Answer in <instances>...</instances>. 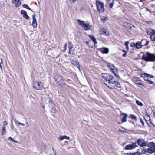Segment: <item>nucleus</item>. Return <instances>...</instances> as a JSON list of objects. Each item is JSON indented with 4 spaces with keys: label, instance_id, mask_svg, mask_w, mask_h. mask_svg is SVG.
<instances>
[{
    "label": "nucleus",
    "instance_id": "obj_1",
    "mask_svg": "<svg viewBox=\"0 0 155 155\" xmlns=\"http://www.w3.org/2000/svg\"><path fill=\"white\" fill-rule=\"evenodd\" d=\"M102 77L107 81V83L104 84L110 88L113 89L117 87L121 88V86L119 82L114 80L113 81L114 77L109 73L102 74Z\"/></svg>",
    "mask_w": 155,
    "mask_h": 155
},
{
    "label": "nucleus",
    "instance_id": "obj_2",
    "mask_svg": "<svg viewBox=\"0 0 155 155\" xmlns=\"http://www.w3.org/2000/svg\"><path fill=\"white\" fill-rule=\"evenodd\" d=\"M142 59L147 62H153L155 61V55L147 52L143 55Z\"/></svg>",
    "mask_w": 155,
    "mask_h": 155
},
{
    "label": "nucleus",
    "instance_id": "obj_3",
    "mask_svg": "<svg viewBox=\"0 0 155 155\" xmlns=\"http://www.w3.org/2000/svg\"><path fill=\"white\" fill-rule=\"evenodd\" d=\"M106 65L110 69V70L112 71L114 75L117 78H120L119 76L118 75L117 69L113 64L110 63H106Z\"/></svg>",
    "mask_w": 155,
    "mask_h": 155
},
{
    "label": "nucleus",
    "instance_id": "obj_4",
    "mask_svg": "<svg viewBox=\"0 0 155 155\" xmlns=\"http://www.w3.org/2000/svg\"><path fill=\"white\" fill-rule=\"evenodd\" d=\"M33 87L36 90H40L43 87V83L41 81H34L33 82Z\"/></svg>",
    "mask_w": 155,
    "mask_h": 155
},
{
    "label": "nucleus",
    "instance_id": "obj_5",
    "mask_svg": "<svg viewBox=\"0 0 155 155\" xmlns=\"http://www.w3.org/2000/svg\"><path fill=\"white\" fill-rule=\"evenodd\" d=\"M97 10L99 12L102 13L104 10V5L102 2L98 1H96Z\"/></svg>",
    "mask_w": 155,
    "mask_h": 155
},
{
    "label": "nucleus",
    "instance_id": "obj_6",
    "mask_svg": "<svg viewBox=\"0 0 155 155\" xmlns=\"http://www.w3.org/2000/svg\"><path fill=\"white\" fill-rule=\"evenodd\" d=\"M142 76L145 80L148 81L149 83L153 84V82L152 79L154 78V76L146 73H144L143 74H142Z\"/></svg>",
    "mask_w": 155,
    "mask_h": 155
},
{
    "label": "nucleus",
    "instance_id": "obj_7",
    "mask_svg": "<svg viewBox=\"0 0 155 155\" xmlns=\"http://www.w3.org/2000/svg\"><path fill=\"white\" fill-rule=\"evenodd\" d=\"M55 79L57 84L60 86L64 85V81L61 77L59 76H56L55 77Z\"/></svg>",
    "mask_w": 155,
    "mask_h": 155
},
{
    "label": "nucleus",
    "instance_id": "obj_8",
    "mask_svg": "<svg viewBox=\"0 0 155 155\" xmlns=\"http://www.w3.org/2000/svg\"><path fill=\"white\" fill-rule=\"evenodd\" d=\"M147 34L150 35L152 40L155 41V31L150 29L147 32Z\"/></svg>",
    "mask_w": 155,
    "mask_h": 155
},
{
    "label": "nucleus",
    "instance_id": "obj_9",
    "mask_svg": "<svg viewBox=\"0 0 155 155\" xmlns=\"http://www.w3.org/2000/svg\"><path fill=\"white\" fill-rule=\"evenodd\" d=\"M137 144L141 147L146 146L147 145V142L143 139H139L137 141Z\"/></svg>",
    "mask_w": 155,
    "mask_h": 155
},
{
    "label": "nucleus",
    "instance_id": "obj_10",
    "mask_svg": "<svg viewBox=\"0 0 155 155\" xmlns=\"http://www.w3.org/2000/svg\"><path fill=\"white\" fill-rule=\"evenodd\" d=\"M137 147V146L136 145V144L134 143L126 145L125 147V149L126 150H133L135 149Z\"/></svg>",
    "mask_w": 155,
    "mask_h": 155
},
{
    "label": "nucleus",
    "instance_id": "obj_11",
    "mask_svg": "<svg viewBox=\"0 0 155 155\" xmlns=\"http://www.w3.org/2000/svg\"><path fill=\"white\" fill-rule=\"evenodd\" d=\"M100 35H103L108 36L109 35V33L108 30L105 28L101 29L99 31Z\"/></svg>",
    "mask_w": 155,
    "mask_h": 155
},
{
    "label": "nucleus",
    "instance_id": "obj_12",
    "mask_svg": "<svg viewBox=\"0 0 155 155\" xmlns=\"http://www.w3.org/2000/svg\"><path fill=\"white\" fill-rule=\"evenodd\" d=\"M32 18L33 20L32 22V25L34 28H35L37 26V22L36 21V19L34 15L32 16Z\"/></svg>",
    "mask_w": 155,
    "mask_h": 155
},
{
    "label": "nucleus",
    "instance_id": "obj_13",
    "mask_svg": "<svg viewBox=\"0 0 155 155\" xmlns=\"http://www.w3.org/2000/svg\"><path fill=\"white\" fill-rule=\"evenodd\" d=\"M12 2L13 4H15L16 7H19L21 5V2L20 0H12Z\"/></svg>",
    "mask_w": 155,
    "mask_h": 155
},
{
    "label": "nucleus",
    "instance_id": "obj_14",
    "mask_svg": "<svg viewBox=\"0 0 155 155\" xmlns=\"http://www.w3.org/2000/svg\"><path fill=\"white\" fill-rule=\"evenodd\" d=\"M21 13L23 17L27 20H28L29 17L27 15L26 12L24 10H21Z\"/></svg>",
    "mask_w": 155,
    "mask_h": 155
},
{
    "label": "nucleus",
    "instance_id": "obj_15",
    "mask_svg": "<svg viewBox=\"0 0 155 155\" xmlns=\"http://www.w3.org/2000/svg\"><path fill=\"white\" fill-rule=\"evenodd\" d=\"M100 51L103 54H107L109 52V49L108 48L103 47L101 48Z\"/></svg>",
    "mask_w": 155,
    "mask_h": 155
},
{
    "label": "nucleus",
    "instance_id": "obj_16",
    "mask_svg": "<svg viewBox=\"0 0 155 155\" xmlns=\"http://www.w3.org/2000/svg\"><path fill=\"white\" fill-rule=\"evenodd\" d=\"M92 26L89 24H87L86 23H85L84 26L82 28L84 30H89L90 28H91Z\"/></svg>",
    "mask_w": 155,
    "mask_h": 155
},
{
    "label": "nucleus",
    "instance_id": "obj_17",
    "mask_svg": "<svg viewBox=\"0 0 155 155\" xmlns=\"http://www.w3.org/2000/svg\"><path fill=\"white\" fill-rule=\"evenodd\" d=\"M145 151L151 154L155 152V148H149L147 149Z\"/></svg>",
    "mask_w": 155,
    "mask_h": 155
},
{
    "label": "nucleus",
    "instance_id": "obj_18",
    "mask_svg": "<svg viewBox=\"0 0 155 155\" xmlns=\"http://www.w3.org/2000/svg\"><path fill=\"white\" fill-rule=\"evenodd\" d=\"M71 63L76 66H77L79 70H80L79 66V63L78 62L74 60H72L71 61Z\"/></svg>",
    "mask_w": 155,
    "mask_h": 155
},
{
    "label": "nucleus",
    "instance_id": "obj_19",
    "mask_svg": "<svg viewBox=\"0 0 155 155\" xmlns=\"http://www.w3.org/2000/svg\"><path fill=\"white\" fill-rule=\"evenodd\" d=\"M77 20L78 25L82 28L85 23V22L79 19H77Z\"/></svg>",
    "mask_w": 155,
    "mask_h": 155
},
{
    "label": "nucleus",
    "instance_id": "obj_20",
    "mask_svg": "<svg viewBox=\"0 0 155 155\" xmlns=\"http://www.w3.org/2000/svg\"><path fill=\"white\" fill-rule=\"evenodd\" d=\"M89 37H90L91 40L93 41V42L94 43V44H97V42L96 40V38L94 37V35H89Z\"/></svg>",
    "mask_w": 155,
    "mask_h": 155
},
{
    "label": "nucleus",
    "instance_id": "obj_21",
    "mask_svg": "<svg viewBox=\"0 0 155 155\" xmlns=\"http://www.w3.org/2000/svg\"><path fill=\"white\" fill-rule=\"evenodd\" d=\"M141 42H141L138 41L135 44V47L137 49H139L142 47V45Z\"/></svg>",
    "mask_w": 155,
    "mask_h": 155
},
{
    "label": "nucleus",
    "instance_id": "obj_22",
    "mask_svg": "<svg viewBox=\"0 0 155 155\" xmlns=\"http://www.w3.org/2000/svg\"><path fill=\"white\" fill-rule=\"evenodd\" d=\"M108 3L109 4V7L111 8L113 7V5L114 3V0H109L108 1Z\"/></svg>",
    "mask_w": 155,
    "mask_h": 155
},
{
    "label": "nucleus",
    "instance_id": "obj_23",
    "mask_svg": "<svg viewBox=\"0 0 155 155\" xmlns=\"http://www.w3.org/2000/svg\"><path fill=\"white\" fill-rule=\"evenodd\" d=\"M1 134L3 135L6 133V127H3L2 128Z\"/></svg>",
    "mask_w": 155,
    "mask_h": 155
},
{
    "label": "nucleus",
    "instance_id": "obj_24",
    "mask_svg": "<svg viewBox=\"0 0 155 155\" xmlns=\"http://www.w3.org/2000/svg\"><path fill=\"white\" fill-rule=\"evenodd\" d=\"M148 146L150 147L149 148H155V146L153 142L150 143Z\"/></svg>",
    "mask_w": 155,
    "mask_h": 155
},
{
    "label": "nucleus",
    "instance_id": "obj_25",
    "mask_svg": "<svg viewBox=\"0 0 155 155\" xmlns=\"http://www.w3.org/2000/svg\"><path fill=\"white\" fill-rule=\"evenodd\" d=\"M144 118L145 120L147 123L148 121H149L150 120V117L147 115H145L144 116Z\"/></svg>",
    "mask_w": 155,
    "mask_h": 155
},
{
    "label": "nucleus",
    "instance_id": "obj_26",
    "mask_svg": "<svg viewBox=\"0 0 155 155\" xmlns=\"http://www.w3.org/2000/svg\"><path fill=\"white\" fill-rule=\"evenodd\" d=\"M136 104L139 106H143V104L140 101H139L138 100L136 101Z\"/></svg>",
    "mask_w": 155,
    "mask_h": 155
},
{
    "label": "nucleus",
    "instance_id": "obj_27",
    "mask_svg": "<svg viewBox=\"0 0 155 155\" xmlns=\"http://www.w3.org/2000/svg\"><path fill=\"white\" fill-rule=\"evenodd\" d=\"M127 117V114H124L123 118L121 119V120L123 122H125L127 121L126 118Z\"/></svg>",
    "mask_w": 155,
    "mask_h": 155
},
{
    "label": "nucleus",
    "instance_id": "obj_28",
    "mask_svg": "<svg viewBox=\"0 0 155 155\" xmlns=\"http://www.w3.org/2000/svg\"><path fill=\"white\" fill-rule=\"evenodd\" d=\"M51 155H56V153L54 149L52 148V151L51 153Z\"/></svg>",
    "mask_w": 155,
    "mask_h": 155
},
{
    "label": "nucleus",
    "instance_id": "obj_29",
    "mask_svg": "<svg viewBox=\"0 0 155 155\" xmlns=\"http://www.w3.org/2000/svg\"><path fill=\"white\" fill-rule=\"evenodd\" d=\"M23 7L26 9H27L29 10H31V9L30 8L28 7V6L26 4H24L23 5Z\"/></svg>",
    "mask_w": 155,
    "mask_h": 155
},
{
    "label": "nucleus",
    "instance_id": "obj_30",
    "mask_svg": "<svg viewBox=\"0 0 155 155\" xmlns=\"http://www.w3.org/2000/svg\"><path fill=\"white\" fill-rule=\"evenodd\" d=\"M135 84L137 85V86H139L142 85L141 83H140V81H136L135 82Z\"/></svg>",
    "mask_w": 155,
    "mask_h": 155
},
{
    "label": "nucleus",
    "instance_id": "obj_31",
    "mask_svg": "<svg viewBox=\"0 0 155 155\" xmlns=\"http://www.w3.org/2000/svg\"><path fill=\"white\" fill-rule=\"evenodd\" d=\"M131 117L132 119L134 120L135 121L137 120V119L136 118V117L134 115H131Z\"/></svg>",
    "mask_w": 155,
    "mask_h": 155
},
{
    "label": "nucleus",
    "instance_id": "obj_32",
    "mask_svg": "<svg viewBox=\"0 0 155 155\" xmlns=\"http://www.w3.org/2000/svg\"><path fill=\"white\" fill-rule=\"evenodd\" d=\"M12 120H13L15 124L17 125H18V122L16 120V119L14 117L12 118Z\"/></svg>",
    "mask_w": 155,
    "mask_h": 155
},
{
    "label": "nucleus",
    "instance_id": "obj_33",
    "mask_svg": "<svg viewBox=\"0 0 155 155\" xmlns=\"http://www.w3.org/2000/svg\"><path fill=\"white\" fill-rule=\"evenodd\" d=\"M130 46L132 47H135V44L134 42H132L130 43Z\"/></svg>",
    "mask_w": 155,
    "mask_h": 155
},
{
    "label": "nucleus",
    "instance_id": "obj_34",
    "mask_svg": "<svg viewBox=\"0 0 155 155\" xmlns=\"http://www.w3.org/2000/svg\"><path fill=\"white\" fill-rule=\"evenodd\" d=\"M132 155H141V153L139 152H137L132 154Z\"/></svg>",
    "mask_w": 155,
    "mask_h": 155
},
{
    "label": "nucleus",
    "instance_id": "obj_35",
    "mask_svg": "<svg viewBox=\"0 0 155 155\" xmlns=\"http://www.w3.org/2000/svg\"><path fill=\"white\" fill-rule=\"evenodd\" d=\"M8 123L6 121H4L3 123V127H5V126Z\"/></svg>",
    "mask_w": 155,
    "mask_h": 155
},
{
    "label": "nucleus",
    "instance_id": "obj_36",
    "mask_svg": "<svg viewBox=\"0 0 155 155\" xmlns=\"http://www.w3.org/2000/svg\"><path fill=\"white\" fill-rule=\"evenodd\" d=\"M63 136H61L59 137V139L60 141H62L64 139Z\"/></svg>",
    "mask_w": 155,
    "mask_h": 155
},
{
    "label": "nucleus",
    "instance_id": "obj_37",
    "mask_svg": "<svg viewBox=\"0 0 155 155\" xmlns=\"http://www.w3.org/2000/svg\"><path fill=\"white\" fill-rule=\"evenodd\" d=\"M107 18H103L101 19V21L104 23L107 21Z\"/></svg>",
    "mask_w": 155,
    "mask_h": 155
},
{
    "label": "nucleus",
    "instance_id": "obj_38",
    "mask_svg": "<svg viewBox=\"0 0 155 155\" xmlns=\"http://www.w3.org/2000/svg\"><path fill=\"white\" fill-rule=\"evenodd\" d=\"M20 125L21 126H25V124L23 123H21L20 122H18V125H17V126H18V125Z\"/></svg>",
    "mask_w": 155,
    "mask_h": 155
},
{
    "label": "nucleus",
    "instance_id": "obj_39",
    "mask_svg": "<svg viewBox=\"0 0 155 155\" xmlns=\"http://www.w3.org/2000/svg\"><path fill=\"white\" fill-rule=\"evenodd\" d=\"M67 44L66 43L64 44V49L63 51H65L66 49Z\"/></svg>",
    "mask_w": 155,
    "mask_h": 155
},
{
    "label": "nucleus",
    "instance_id": "obj_40",
    "mask_svg": "<svg viewBox=\"0 0 155 155\" xmlns=\"http://www.w3.org/2000/svg\"><path fill=\"white\" fill-rule=\"evenodd\" d=\"M73 47V45H71V44H69L68 46V48H69V49H72Z\"/></svg>",
    "mask_w": 155,
    "mask_h": 155
},
{
    "label": "nucleus",
    "instance_id": "obj_41",
    "mask_svg": "<svg viewBox=\"0 0 155 155\" xmlns=\"http://www.w3.org/2000/svg\"><path fill=\"white\" fill-rule=\"evenodd\" d=\"M63 137H64V139H66L67 140H69L70 139L69 137H67L66 136H63Z\"/></svg>",
    "mask_w": 155,
    "mask_h": 155
},
{
    "label": "nucleus",
    "instance_id": "obj_42",
    "mask_svg": "<svg viewBox=\"0 0 155 155\" xmlns=\"http://www.w3.org/2000/svg\"><path fill=\"white\" fill-rule=\"evenodd\" d=\"M46 101H48V103L49 104H51V102H52L51 101L50 99H46Z\"/></svg>",
    "mask_w": 155,
    "mask_h": 155
},
{
    "label": "nucleus",
    "instance_id": "obj_43",
    "mask_svg": "<svg viewBox=\"0 0 155 155\" xmlns=\"http://www.w3.org/2000/svg\"><path fill=\"white\" fill-rule=\"evenodd\" d=\"M140 122L142 124V125H144V123L143 121L142 120V119L140 118Z\"/></svg>",
    "mask_w": 155,
    "mask_h": 155
},
{
    "label": "nucleus",
    "instance_id": "obj_44",
    "mask_svg": "<svg viewBox=\"0 0 155 155\" xmlns=\"http://www.w3.org/2000/svg\"><path fill=\"white\" fill-rule=\"evenodd\" d=\"M8 140H10V141H12L13 142V139L11 137H9L8 138Z\"/></svg>",
    "mask_w": 155,
    "mask_h": 155
},
{
    "label": "nucleus",
    "instance_id": "obj_45",
    "mask_svg": "<svg viewBox=\"0 0 155 155\" xmlns=\"http://www.w3.org/2000/svg\"><path fill=\"white\" fill-rule=\"evenodd\" d=\"M129 43L128 42H125V45L128 48V45Z\"/></svg>",
    "mask_w": 155,
    "mask_h": 155
},
{
    "label": "nucleus",
    "instance_id": "obj_46",
    "mask_svg": "<svg viewBox=\"0 0 155 155\" xmlns=\"http://www.w3.org/2000/svg\"><path fill=\"white\" fill-rule=\"evenodd\" d=\"M69 54L71 55H74V52L73 51H71V53H70Z\"/></svg>",
    "mask_w": 155,
    "mask_h": 155
},
{
    "label": "nucleus",
    "instance_id": "obj_47",
    "mask_svg": "<svg viewBox=\"0 0 155 155\" xmlns=\"http://www.w3.org/2000/svg\"><path fill=\"white\" fill-rule=\"evenodd\" d=\"M127 55V53H124L123 54V56L124 57H125Z\"/></svg>",
    "mask_w": 155,
    "mask_h": 155
},
{
    "label": "nucleus",
    "instance_id": "obj_48",
    "mask_svg": "<svg viewBox=\"0 0 155 155\" xmlns=\"http://www.w3.org/2000/svg\"><path fill=\"white\" fill-rule=\"evenodd\" d=\"M123 52H124L125 53H127L126 51L125 50H123Z\"/></svg>",
    "mask_w": 155,
    "mask_h": 155
},
{
    "label": "nucleus",
    "instance_id": "obj_49",
    "mask_svg": "<svg viewBox=\"0 0 155 155\" xmlns=\"http://www.w3.org/2000/svg\"><path fill=\"white\" fill-rule=\"evenodd\" d=\"M145 0H140V2H143V1H145Z\"/></svg>",
    "mask_w": 155,
    "mask_h": 155
},
{
    "label": "nucleus",
    "instance_id": "obj_50",
    "mask_svg": "<svg viewBox=\"0 0 155 155\" xmlns=\"http://www.w3.org/2000/svg\"><path fill=\"white\" fill-rule=\"evenodd\" d=\"M85 43H86V44L87 45H88L89 44V42L88 41H86Z\"/></svg>",
    "mask_w": 155,
    "mask_h": 155
},
{
    "label": "nucleus",
    "instance_id": "obj_51",
    "mask_svg": "<svg viewBox=\"0 0 155 155\" xmlns=\"http://www.w3.org/2000/svg\"><path fill=\"white\" fill-rule=\"evenodd\" d=\"M0 68L1 69H2V67L1 65V63H0Z\"/></svg>",
    "mask_w": 155,
    "mask_h": 155
},
{
    "label": "nucleus",
    "instance_id": "obj_52",
    "mask_svg": "<svg viewBox=\"0 0 155 155\" xmlns=\"http://www.w3.org/2000/svg\"><path fill=\"white\" fill-rule=\"evenodd\" d=\"M72 49H69V53H71V51Z\"/></svg>",
    "mask_w": 155,
    "mask_h": 155
},
{
    "label": "nucleus",
    "instance_id": "obj_53",
    "mask_svg": "<svg viewBox=\"0 0 155 155\" xmlns=\"http://www.w3.org/2000/svg\"><path fill=\"white\" fill-rule=\"evenodd\" d=\"M13 142H15V143H18V142L17 141L14 140H13Z\"/></svg>",
    "mask_w": 155,
    "mask_h": 155
},
{
    "label": "nucleus",
    "instance_id": "obj_54",
    "mask_svg": "<svg viewBox=\"0 0 155 155\" xmlns=\"http://www.w3.org/2000/svg\"><path fill=\"white\" fill-rule=\"evenodd\" d=\"M154 114H155V112H154L153 113V115H154Z\"/></svg>",
    "mask_w": 155,
    "mask_h": 155
},
{
    "label": "nucleus",
    "instance_id": "obj_55",
    "mask_svg": "<svg viewBox=\"0 0 155 155\" xmlns=\"http://www.w3.org/2000/svg\"><path fill=\"white\" fill-rule=\"evenodd\" d=\"M142 153H144V152H143V151H142Z\"/></svg>",
    "mask_w": 155,
    "mask_h": 155
},
{
    "label": "nucleus",
    "instance_id": "obj_56",
    "mask_svg": "<svg viewBox=\"0 0 155 155\" xmlns=\"http://www.w3.org/2000/svg\"><path fill=\"white\" fill-rule=\"evenodd\" d=\"M26 124H28V123L27 122V123H26Z\"/></svg>",
    "mask_w": 155,
    "mask_h": 155
},
{
    "label": "nucleus",
    "instance_id": "obj_57",
    "mask_svg": "<svg viewBox=\"0 0 155 155\" xmlns=\"http://www.w3.org/2000/svg\"><path fill=\"white\" fill-rule=\"evenodd\" d=\"M1 61H2V59H1Z\"/></svg>",
    "mask_w": 155,
    "mask_h": 155
}]
</instances>
